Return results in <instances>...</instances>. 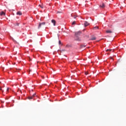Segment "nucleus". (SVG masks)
Returning a JSON list of instances; mask_svg holds the SVG:
<instances>
[{
	"label": "nucleus",
	"instance_id": "obj_10",
	"mask_svg": "<svg viewBox=\"0 0 126 126\" xmlns=\"http://www.w3.org/2000/svg\"><path fill=\"white\" fill-rule=\"evenodd\" d=\"M106 33H112V32L111 31L108 30V31H106Z\"/></svg>",
	"mask_w": 126,
	"mask_h": 126
},
{
	"label": "nucleus",
	"instance_id": "obj_22",
	"mask_svg": "<svg viewBox=\"0 0 126 126\" xmlns=\"http://www.w3.org/2000/svg\"><path fill=\"white\" fill-rule=\"evenodd\" d=\"M30 71H31V70H30L29 71V72L30 73Z\"/></svg>",
	"mask_w": 126,
	"mask_h": 126
},
{
	"label": "nucleus",
	"instance_id": "obj_11",
	"mask_svg": "<svg viewBox=\"0 0 126 126\" xmlns=\"http://www.w3.org/2000/svg\"><path fill=\"white\" fill-rule=\"evenodd\" d=\"M85 47H86V45H81V48H85Z\"/></svg>",
	"mask_w": 126,
	"mask_h": 126
},
{
	"label": "nucleus",
	"instance_id": "obj_19",
	"mask_svg": "<svg viewBox=\"0 0 126 126\" xmlns=\"http://www.w3.org/2000/svg\"><path fill=\"white\" fill-rule=\"evenodd\" d=\"M76 17H77L76 16H75V15L74 16V19L76 18Z\"/></svg>",
	"mask_w": 126,
	"mask_h": 126
},
{
	"label": "nucleus",
	"instance_id": "obj_21",
	"mask_svg": "<svg viewBox=\"0 0 126 126\" xmlns=\"http://www.w3.org/2000/svg\"><path fill=\"white\" fill-rule=\"evenodd\" d=\"M59 44H61V41H59Z\"/></svg>",
	"mask_w": 126,
	"mask_h": 126
},
{
	"label": "nucleus",
	"instance_id": "obj_2",
	"mask_svg": "<svg viewBox=\"0 0 126 126\" xmlns=\"http://www.w3.org/2000/svg\"><path fill=\"white\" fill-rule=\"evenodd\" d=\"M46 24V23L45 22H42V23H40L39 25H38V29L41 28L42 27V25H45Z\"/></svg>",
	"mask_w": 126,
	"mask_h": 126
},
{
	"label": "nucleus",
	"instance_id": "obj_12",
	"mask_svg": "<svg viewBox=\"0 0 126 126\" xmlns=\"http://www.w3.org/2000/svg\"><path fill=\"white\" fill-rule=\"evenodd\" d=\"M37 95H36V93H34L33 95H32V97H36Z\"/></svg>",
	"mask_w": 126,
	"mask_h": 126
},
{
	"label": "nucleus",
	"instance_id": "obj_18",
	"mask_svg": "<svg viewBox=\"0 0 126 126\" xmlns=\"http://www.w3.org/2000/svg\"><path fill=\"white\" fill-rule=\"evenodd\" d=\"M0 90H1V91H2V92H3V91H2V89H1V87H0Z\"/></svg>",
	"mask_w": 126,
	"mask_h": 126
},
{
	"label": "nucleus",
	"instance_id": "obj_17",
	"mask_svg": "<svg viewBox=\"0 0 126 126\" xmlns=\"http://www.w3.org/2000/svg\"><path fill=\"white\" fill-rule=\"evenodd\" d=\"M9 90V88H7V92H8V91Z\"/></svg>",
	"mask_w": 126,
	"mask_h": 126
},
{
	"label": "nucleus",
	"instance_id": "obj_15",
	"mask_svg": "<svg viewBox=\"0 0 126 126\" xmlns=\"http://www.w3.org/2000/svg\"><path fill=\"white\" fill-rule=\"evenodd\" d=\"M85 74H86V75H87V74H88V72H85Z\"/></svg>",
	"mask_w": 126,
	"mask_h": 126
},
{
	"label": "nucleus",
	"instance_id": "obj_3",
	"mask_svg": "<svg viewBox=\"0 0 126 126\" xmlns=\"http://www.w3.org/2000/svg\"><path fill=\"white\" fill-rule=\"evenodd\" d=\"M51 22L52 23H53L54 26H56V20L53 19L52 20Z\"/></svg>",
	"mask_w": 126,
	"mask_h": 126
},
{
	"label": "nucleus",
	"instance_id": "obj_5",
	"mask_svg": "<svg viewBox=\"0 0 126 126\" xmlns=\"http://www.w3.org/2000/svg\"><path fill=\"white\" fill-rule=\"evenodd\" d=\"M0 15L2 16V15H5V13L3 11H2L0 13Z\"/></svg>",
	"mask_w": 126,
	"mask_h": 126
},
{
	"label": "nucleus",
	"instance_id": "obj_24",
	"mask_svg": "<svg viewBox=\"0 0 126 126\" xmlns=\"http://www.w3.org/2000/svg\"><path fill=\"white\" fill-rule=\"evenodd\" d=\"M20 92H21V93H22V92L21 91H20Z\"/></svg>",
	"mask_w": 126,
	"mask_h": 126
},
{
	"label": "nucleus",
	"instance_id": "obj_7",
	"mask_svg": "<svg viewBox=\"0 0 126 126\" xmlns=\"http://www.w3.org/2000/svg\"><path fill=\"white\" fill-rule=\"evenodd\" d=\"M17 15H22V13L20 11H18L17 12Z\"/></svg>",
	"mask_w": 126,
	"mask_h": 126
},
{
	"label": "nucleus",
	"instance_id": "obj_1",
	"mask_svg": "<svg viewBox=\"0 0 126 126\" xmlns=\"http://www.w3.org/2000/svg\"><path fill=\"white\" fill-rule=\"evenodd\" d=\"M82 34L81 32H75V40L76 41H78V42H80L81 41V38L79 37Z\"/></svg>",
	"mask_w": 126,
	"mask_h": 126
},
{
	"label": "nucleus",
	"instance_id": "obj_6",
	"mask_svg": "<svg viewBox=\"0 0 126 126\" xmlns=\"http://www.w3.org/2000/svg\"><path fill=\"white\" fill-rule=\"evenodd\" d=\"M84 25L85 26V27L88 26V25H89V24L88 23V22H85L84 23Z\"/></svg>",
	"mask_w": 126,
	"mask_h": 126
},
{
	"label": "nucleus",
	"instance_id": "obj_4",
	"mask_svg": "<svg viewBox=\"0 0 126 126\" xmlns=\"http://www.w3.org/2000/svg\"><path fill=\"white\" fill-rule=\"evenodd\" d=\"M100 7H101V8H105V4L104 3H102L100 5Z\"/></svg>",
	"mask_w": 126,
	"mask_h": 126
},
{
	"label": "nucleus",
	"instance_id": "obj_14",
	"mask_svg": "<svg viewBox=\"0 0 126 126\" xmlns=\"http://www.w3.org/2000/svg\"><path fill=\"white\" fill-rule=\"evenodd\" d=\"M75 24V21H73L72 23V25H74Z\"/></svg>",
	"mask_w": 126,
	"mask_h": 126
},
{
	"label": "nucleus",
	"instance_id": "obj_9",
	"mask_svg": "<svg viewBox=\"0 0 126 126\" xmlns=\"http://www.w3.org/2000/svg\"><path fill=\"white\" fill-rule=\"evenodd\" d=\"M27 99H28V100H32V96H28V97H27Z\"/></svg>",
	"mask_w": 126,
	"mask_h": 126
},
{
	"label": "nucleus",
	"instance_id": "obj_23",
	"mask_svg": "<svg viewBox=\"0 0 126 126\" xmlns=\"http://www.w3.org/2000/svg\"><path fill=\"white\" fill-rule=\"evenodd\" d=\"M29 60H30V61H31V59L30 58H29Z\"/></svg>",
	"mask_w": 126,
	"mask_h": 126
},
{
	"label": "nucleus",
	"instance_id": "obj_25",
	"mask_svg": "<svg viewBox=\"0 0 126 126\" xmlns=\"http://www.w3.org/2000/svg\"><path fill=\"white\" fill-rule=\"evenodd\" d=\"M111 60H113V58H111Z\"/></svg>",
	"mask_w": 126,
	"mask_h": 126
},
{
	"label": "nucleus",
	"instance_id": "obj_27",
	"mask_svg": "<svg viewBox=\"0 0 126 126\" xmlns=\"http://www.w3.org/2000/svg\"><path fill=\"white\" fill-rule=\"evenodd\" d=\"M33 44H35V42H33Z\"/></svg>",
	"mask_w": 126,
	"mask_h": 126
},
{
	"label": "nucleus",
	"instance_id": "obj_8",
	"mask_svg": "<svg viewBox=\"0 0 126 126\" xmlns=\"http://www.w3.org/2000/svg\"><path fill=\"white\" fill-rule=\"evenodd\" d=\"M91 40H96V37H95L94 36H93L91 39Z\"/></svg>",
	"mask_w": 126,
	"mask_h": 126
},
{
	"label": "nucleus",
	"instance_id": "obj_26",
	"mask_svg": "<svg viewBox=\"0 0 126 126\" xmlns=\"http://www.w3.org/2000/svg\"><path fill=\"white\" fill-rule=\"evenodd\" d=\"M58 13H60V12H58Z\"/></svg>",
	"mask_w": 126,
	"mask_h": 126
},
{
	"label": "nucleus",
	"instance_id": "obj_20",
	"mask_svg": "<svg viewBox=\"0 0 126 126\" xmlns=\"http://www.w3.org/2000/svg\"><path fill=\"white\" fill-rule=\"evenodd\" d=\"M94 29H95V28H97V29H98L99 28H98V27H94Z\"/></svg>",
	"mask_w": 126,
	"mask_h": 126
},
{
	"label": "nucleus",
	"instance_id": "obj_16",
	"mask_svg": "<svg viewBox=\"0 0 126 126\" xmlns=\"http://www.w3.org/2000/svg\"><path fill=\"white\" fill-rule=\"evenodd\" d=\"M12 40H13V42H16V41H15V40H14V39H13V38H12Z\"/></svg>",
	"mask_w": 126,
	"mask_h": 126
},
{
	"label": "nucleus",
	"instance_id": "obj_13",
	"mask_svg": "<svg viewBox=\"0 0 126 126\" xmlns=\"http://www.w3.org/2000/svg\"><path fill=\"white\" fill-rule=\"evenodd\" d=\"M109 52H111V51H112V49H107V50H106V52H109Z\"/></svg>",
	"mask_w": 126,
	"mask_h": 126
}]
</instances>
